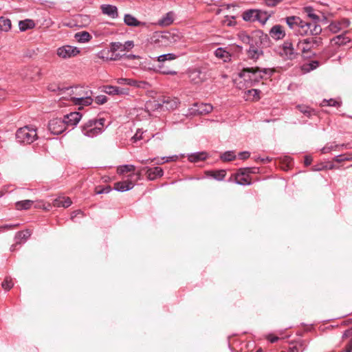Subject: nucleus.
<instances>
[{
  "label": "nucleus",
  "mask_w": 352,
  "mask_h": 352,
  "mask_svg": "<svg viewBox=\"0 0 352 352\" xmlns=\"http://www.w3.org/2000/svg\"><path fill=\"white\" fill-rule=\"evenodd\" d=\"M67 95L68 100L75 105L89 106L93 102L91 91L89 89L82 87L67 88Z\"/></svg>",
  "instance_id": "nucleus-1"
},
{
  "label": "nucleus",
  "mask_w": 352,
  "mask_h": 352,
  "mask_svg": "<svg viewBox=\"0 0 352 352\" xmlns=\"http://www.w3.org/2000/svg\"><path fill=\"white\" fill-rule=\"evenodd\" d=\"M272 71L268 69H260L258 67H250L243 69L239 76L242 78L246 86H252L265 76H270Z\"/></svg>",
  "instance_id": "nucleus-2"
},
{
  "label": "nucleus",
  "mask_w": 352,
  "mask_h": 352,
  "mask_svg": "<svg viewBox=\"0 0 352 352\" xmlns=\"http://www.w3.org/2000/svg\"><path fill=\"white\" fill-rule=\"evenodd\" d=\"M104 119L90 120L82 126V133L88 138H94L104 131Z\"/></svg>",
  "instance_id": "nucleus-3"
},
{
  "label": "nucleus",
  "mask_w": 352,
  "mask_h": 352,
  "mask_svg": "<svg viewBox=\"0 0 352 352\" xmlns=\"http://www.w3.org/2000/svg\"><path fill=\"white\" fill-rule=\"evenodd\" d=\"M285 23L295 35H307L308 22L302 21L299 16H290L285 19Z\"/></svg>",
  "instance_id": "nucleus-4"
},
{
  "label": "nucleus",
  "mask_w": 352,
  "mask_h": 352,
  "mask_svg": "<svg viewBox=\"0 0 352 352\" xmlns=\"http://www.w3.org/2000/svg\"><path fill=\"white\" fill-rule=\"evenodd\" d=\"M16 138L21 143L30 144L37 139L36 129L28 126L20 128L16 133Z\"/></svg>",
  "instance_id": "nucleus-5"
},
{
  "label": "nucleus",
  "mask_w": 352,
  "mask_h": 352,
  "mask_svg": "<svg viewBox=\"0 0 352 352\" xmlns=\"http://www.w3.org/2000/svg\"><path fill=\"white\" fill-rule=\"evenodd\" d=\"M178 37L175 34L169 32H155L151 37L152 43L160 47H166L175 43Z\"/></svg>",
  "instance_id": "nucleus-6"
},
{
  "label": "nucleus",
  "mask_w": 352,
  "mask_h": 352,
  "mask_svg": "<svg viewBox=\"0 0 352 352\" xmlns=\"http://www.w3.org/2000/svg\"><path fill=\"white\" fill-rule=\"evenodd\" d=\"M80 53L78 47L65 45L59 47L56 50V55L62 59H69L77 56Z\"/></svg>",
  "instance_id": "nucleus-7"
},
{
  "label": "nucleus",
  "mask_w": 352,
  "mask_h": 352,
  "mask_svg": "<svg viewBox=\"0 0 352 352\" xmlns=\"http://www.w3.org/2000/svg\"><path fill=\"white\" fill-rule=\"evenodd\" d=\"M135 175L137 176V179H138L140 177L141 173L138 172L136 174H131L129 175L130 178L127 179L126 180L115 183L114 190L118 192H125L131 190L135 186V182L132 180V178Z\"/></svg>",
  "instance_id": "nucleus-8"
},
{
  "label": "nucleus",
  "mask_w": 352,
  "mask_h": 352,
  "mask_svg": "<svg viewBox=\"0 0 352 352\" xmlns=\"http://www.w3.org/2000/svg\"><path fill=\"white\" fill-rule=\"evenodd\" d=\"M188 76L190 80L195 84H199L204 82L208 76L207 72L205 69H201L200 68L191 69L189 72Z\"/></svg>",
  "instance_id": "nucleus-9"
},
{
  "label": "nucleus",
  "mask_w": 352,
  "mask_h": 352,
  "mask_svg": "<svg viewBox=\"0 0 352 352\" xmlns=\"http://www.w3.org/2000/svg\"><path fill=\"white\" fill-rule=\"evenodd\" d=\"M48 128L52 133L58 135L66 129V124L63 119L54 118L50 121Z\"/></svg>",
  "instance_id": "nucleus-10"
},
{
  "label": "nucleus",
  "mask_w": 352,
  "mask_h": 352,
  "mask_svg": "<svg viewBox=\"0 0 352 352\" xmlns=\"http://www.w3.org/2000/svg\"><path fill=\"white\" fill-rule=\"evenodd\" d=\"M350 21L348 19H342L339 21L331 22L329 26V30L333 34H337L339 32L344 31L350 25Z\"/></svg>",
  "instance_id": "nucleus-11"
},
{
  "label": "nucleus",
  "mask_w": 352,
  "mask_h": 352,
  "mask_svg": "<svg viewBox=\"0 0 352 352\" xmlns=\"http://www.w3.org/2000/svg\"><path fill=\"white\" fill-rule=\"evenodd\" d=\"M280 54L285 58L289 60L294 59L297 56V53L289 41H286L283 43L280 51Z\"/></svg>",
  "instance_id": "nucleus-12"
},
{
  "label": "nucleus",
  "mask_w": 352,
  "mask_h": 352,
  "mask_svg": "<svg viewBox=\"0 0 352 352\" xmlns=\"http://www.w3.org/2000/svg\"><path fill=\"white\" fill-rule=\"evenodd\" d=\"M134 45V42L133 41H127L123 43L120 42H113L111 43L110 51L113 53H116L117 52H129L133 48Z\"/></svg>",
  "instance_id": "nucleus-13"
},
{
  "label": "nucleus",
  "mask_w": 352,
  "mask_h": 352,
  "mask_svg": "<svg viewBox=\"0 0 352 352\" xmlns=\"http://www.w3.org/2000/svg\"><path fill=\"white\" fill-rule=\"evenodd\" d=\"M212 109L213 107L210 104L195 103L193 104L192 107L189 109V111L190 113L192 115H199L209 113L212 111Z\"/></svg>",
  "instance_id": "nucleus-14"
},
{
  "label": "nucleus",
  "mask_w": 352,
  "mask_h": 352,
  "mask_svg": "<svg viewBox=\"0 0 352 352\" xmlns=\"http://www.w3.org/2000/svg\"><path fill=\"white\" fill-rule=\"evenodd\" d=\"M41 75V69L37 67H30L25 69L21 76L29 80H36L39 78Z\"/></svg>",
  "instance_id": "nucleus-15"
},
{
  "label": "nucleus",
  "mask_w": 352,
  "mask_h": 352,
  "mask_svg": "<svg viewBox=\"0 0 352 352\" xmlns=\"http://www.w3.org/2000/svg\"><path fill=\"white\" fill-rule=\"evenodd\" d=\"M82 115L79 112H72L64 116L63 120L66 126H74L81 120Z\"/></svg>",
  "instance_id": "nucleus-16"
},
{
  "label": "nucleus",
  "mask_w": 352,
  "mask_h": 352,
  "mask_svg": "<svg viewBox=\"0 0 352 352\" xmlns=\"http://www.w3.org/2000/svg\"><path fill=\"white\" fill-rule=\"evenodd\" d=\"M246 170L240 169L234 175V181L239 185H250V176L246 173Z\"/></svg>",
  "instance_id": "nucleus-17"
},
{
  "label": "nucleus",
  "mask_w": 352,
  "mask_h": 352,
  "mask_svg": "<svg viewBox=\"0 0 352 352\" xmlns=\"http://www.w3.org/2000/svg\"><path fill=\"white\" fill-rule=\"evenodd\" d=\"M142 170L146 172L147 178L149 180H154L157 177H160L163 175L164 171L162 168L160 167L148 168L145 167Z\"/></svg>",
  "instance_id": "nucleus-18"
},
{
  "label": "nucleus",
  "mask_w": 352,
  "mask_h": 352,
  "mask_svg": "<svg viewBox=\"0 0 352 352\" xmlns=\"http://www.w3.org/2000/svg\"><path fill=\"white\" fill-rule=\"evenodd\" d=\"M103 14L111 19H116L118 16V8L116 6L109 4H102L100 6Z\"/></svg>",
  "instance_id": "nucleus-19"
},
{
  "label": "nucleus",
  "mask_w": 352,
  "mask_h": 352,
  "mask_svg": "<svg viewBox=\"0 0 352 352\" xmlns=\"http://www.w3.org/2000/svg\"><path fill=\"white\" fill-rule=\"evenodd\" d=\"M285 34V29L280 25H275L270 30V36L275 40L283 39Z\"/></svg>",
  "instance_id": "nucleus-20"
},
{
  "label": "nucleus",
  "mask_w": 352,
  "mask_h": 352,
  "mask_svg": "<svg viewBox=\"0 0 352 352\" xmlns=\"http://www.w3.org/2000/svg\"><path fill=\"white\" fill-rule=\"evenodd\" d=\"M124 21L126 25L131 27L142 26L148 28V25L146 22L139 21L135 16L130 14H126L124 16Z\"/></svg>",
  "instance_id": "nucleus-21"
},
{
  "label": "nucleus",
  "mask_w": 352,
  "mask_h": 352,
  "mask_svg": "<svg viewBox=\"0 0 352 352\" xmlns=\"http://www.w3.org/2000/svg\"><path fill=\"white\" fill-rule=\"evenodd\" d=\"M346 32L344 31V33ZM351 41V39L346 36L345 34H342L340 35H338L335 37H333L331 40V45H337V46H342L344 45L346 43H349Z\"/></svg>",
  "instance_id": "nucleus-22"
},
{
  "label": "nucleus",
  "mask_w": 352,
  "mask_h": 352,
  "mask_svg": "<svg viewBox=\"0 0 352 352\" xmlns=\"http://www.w3.org/2000/svg\"><path fill=\"white\" fill-rule=\"evenodd\" d=\"M174 19L175 13L173 12H168L157 21V24L162 27L168 26L173 23Z\"/></svg>",
  "instance_id": "nucleus-23"
},
{
  "label": "nucleus",
  "mask_w": 352,
  "mask_h": 352,
  "mask_svg": "<svg viewBox=\"0 0 352 352\" xmlns=\"http://www.w3.org/2000/svg\"><path fill=\"white\" fill-rule=\"evenodd\" d=\"M72 200L68 197L59 196L53 201V206L55 207L67 208L72 204Z\"/></svg>",
  "instance_id": "nucleus-24"
},
{
  "label": "nucleus",
  "mask_w": 352,
  "mask_h": 352,
  "mask_svg": "<svg viewBox=\"0 0 352 352\" xmlns=\"http://www.w3.org/2000/svg\"><path fill=\"white\" fill-rule=\"evenodd\" d=\"M298 49L302 54H306L313 49L312 45L309 43L307 38L300 40L297 44Z\"/></svg>",
  "instance_id": "nucleus-25"
},
{
  "label": "nucleus",
  "mask_w": 352,
  "mask_h": 352,
  "mask_svg": "<svg viewBox=\"0 0 352 352\" xmlns=\"http://www.w3.org/2000/svg\"><path fill=\"white\" fill-rule=\"evenodd\" d=\"M35 27V23L32 19H25L19 22L20 31L25 32L28 30L33 29Z\"/></svg>",
  "instance_id": "nucleus-26"
},
{
  "label": "nucleus",
  "mask_w": 352,
  "mask_h": 352,
  "mask_svg": "<svg viewBox=\"0 0 352 352\" xmlns=\"http://www.w3.org/2000/svg\"><path fill=\"white\" fill-rule=\"evenodd\" d=\"M214 55L217 58L221 59L223 62H228L230 60V53L222 47L217 48L214 51Z\"/></svg>",
  "instance_id": "nucleus-27"
},
{
  "label": "nucleus",
  "mask_w": 352,
  "mask_h": 352,
  "mask_svg": "<svg viewBox=\"0 0 352 352\" xmlns=\"http://www.w3.org/2000/svg\"><path fill=\"white\" fill-rule=\"evenodd\" d=\"M262 54V50L257 46L253 44L250 45V48L248 51V56L252 59H258V57Z\"/></svg>",
  "instance_id": "nucleus-28"
},
{
  "label": "nucleus",
  "mask_w": 352,
  "mask_h": 352,
  "mask_svg": "<svg viewBox=\"0 0 352 352\" xmlns=\"http://www.w3.org/2000/svg\"><path fill=\"white\" fill-rule=\"evenodd\" d=\"M242 17L245 21H256V9H250L245 11L243 13Z\"/></svg>",
  "instance_id": "nucleus-29"
},
{
  "label": "nucleus",
  "mask_w": 352,
  "mask_h": 352,
  "mask_svg": "<svg viewBox=\"0 0 352 352\" xmlns=\"http://www.w3.org/2000/svg\"><path fill=\"white\" fill-rule=\"evenodd\" d=\"M74 38L79 43H87L91 39L92 36L88 32L82 31L76 33L74 35Z\"/></svg>",
  "instance_id": "nucleus-30"
},
{
  "label": "nucleus",
  "mask_w": 352,
  "mask_h": 352,
  "mask_svg": "<svg viewBox=\"0 0 352 352\" xmlns=\"http://www.w3.org/2000/svg\"><path fill=\"white\" fill-rule=\"evenodd\" d=\"M31 235V232L26 230L16 234L15 241L16 244L24 243Z\"/></svg>",
  "instance_id": "nucleus-31"
},
{
  "label": "nucleus",
  "mask_w": 352,
  "mask_h": 352,
  "mask_svg": "<svg viewBox=\"0 0 352 352\" xmlns=\"http://www.w3.org/2000/svg\"><path fill=\"white\" fill-rule=\"evenodd\" d=\"M270 16L271 14L267 12L256 9V21H258L262 25H265Z\"/></svg>",
  "instance_id": "nucleus-32"
},
{
  "label": "nucleus",
  "mask_w": 352,
  "mask_h": 352,
  "mask_svg": "<svg viewBox=\"0 0 352 352\" xmlns=\"http://www.w3.org/2000/svg\"><path fill=\"white\" fill-rule=\"evenodd\" d=\"M309 29L307 34L313 36L319 35L322 32V28L320 25H318L316 22L308 23Z\"/></svg>",
  "instance_id": "nucleus-33"
},
{
  "label": "nucleus",
  "mask_w": 352,
  "mask_h": 352,
  "mask_svg": "<svg viewBox=\"0 0 352 352\" xmlns=\"http://www.w3.org/2000/svg\"><path fill=\"white\" fill-rule=\"evenodd\" d=\"M261 91L258 89H253L248 90L245 92L247 100H252L253 101H257L260 99Z\"/></svg>",
  "instance_id": "nucleus-34"
},
{
  "label": "nucleus",
  "mask_w": 352,
  "mask_h": 352,
  "mask_svg": "<svg viewBox=\"0 0 352 352\" xmlns=\"http://www.w3.org/2000/svg\"><path fill=\"white\" fill-rule=\"evenodd\" d=\"M12 27L11 21L6 17H0V31L8 32L10 30Z\"/></svg>",
  "instance_id": "nucleus-35"
},
{
  "label": "nucleus",
  "mask_w": 352,
  "mask_h": 352,
  "mask_svg": "<svg viewBox=\"0 0 352 352\" xmlns=\"http://www.w3.org/2000/svg\"><path fill=\"white\" fill-rule=\"evenodd\" d=\"M164 100V109H166L167 110H173L177 108L179 100L177 98L174 99H170L168 98L167 100Z\"/></svg>",
  "instance_id": "nucleus-36"
},
{
  "label": "nucleus",
  "mask_w": 352,
  "mask_h": 352,
  "mask_svg": "<svg viewBox=\"0 0 352 352\" xmlns=\"http://www.w3.org/2000/svg\"><path fill=\"white\" fill-rule=\"evenodd\" d=\"M207 154L204 152L195 153L188 155V159L191 162H197L206 158Z\"/></svg>",
  "instance_id": "nucleus-37"
},
{
  "label": "nucleus",
  "mask_w": 352,
  "mask_h": 352,
  "mask_svg": "<svg viewBox=\"0 0 352 352\" xmlns=\"http://www.w3.org/2000/svg\"><path fill=\"white\" fill-rule=\"evenodd\" d=\"M260 34H261V32H256L253 36H251L246 34L243 33L240 35V38L243 43H248L250 45H251V44L254 43V41H253L254 38L256 37V36H260Z\"/></svg>",
  "instance_id": "nucleus-38"
},
{
  "label": "nucleus",
  "mask_w": 352,
  "mask_h": 352,
  "mask_svg": "<svg viewBox=\"0 0 352 352\" xmlns=\"http://www.w3.org/2000/svg\"><path fill=\"white\" fill-rule=\"evenodd\" d=\"M32 204L33 201L29 199L17 201L16 208L17 210H28L31 208Z\"/></svg>",
  "instance_id": "nucleus-39"
},
{
  "label": "nucleus",
  "mask_w": 352,
  "mask_h": 352,
  "mask_svg": "<svg viewBox=\"0 0 352 352\" xmlns=\"http://www.w3.org/2000/svg\"><path fill=\"white\" fill-rule=\"evenodd\" d=\"M103 91L107 94H123L122 89L115 86H106L104 87Z\"/></svg>",
  "instance_id": "nucleus-40"
},
{
  "label": "nucleus",
  "mask_w": 352,
  "mask_h": 352,
  "mask_svg": "<svg viewBox=\"0 0 352 352\" xmlns=\"http://www.w3.org/2000/svg\"><path fill=\"white\" fill-rule=\"evenodd\" d=\"M135 166H133L132 164H126V165H123V166H119L117 169V172L120 175H123L126 173L133 172L135 170Z\"/></svg>",
  "instance_id": "nucleus-41"
},
{
  "label": "nucleus",
  "mask_w": 352,
  "mask_h": 352,
  "mask_svg": "<svg viewBox=\"0 0 352 352\" xmlns=\"http://www.w3.org/2000/svg\"><path fill=\"white\" fill-rule=\"evenodd\" d=\"M146 109L151 110L159 109L162 108L164 109V100L162 101V103L155 100L149 101L146 103Z\"/></svg>",
  "instance_id": "nucleus-42"
},
{
  "label": "nucleus",
  "mask_w": 352,
  "mask_h": 352,
  "mask_svg": "<svg viewBox=\"0 0 352 352\" xmlns=\"http://www.w3.org/2000/svg\"><path fill=\"white\" fill-rule=\"evenodd\" d=\"M305 12L307 15L308 17L311 19L314 22H317L320 20L319 16H318L314 11L313 8L311 7L305 8Z\"/></svg>",
  "instance_id": "nucleus-43"
},
{
  "label": "nucleus",
  "mask_w": 352,
  "mask_h": 352,
  "mask_svg": "<svg viewBox=\"0 0 352 352\" xmlns=\"http://www.w3.org/2000/svg\"><path fill=\"white\" fill-rule=\"evenodd\" d=\"M123 56H125L127 59H129V60L140 58V57L139 56L135 55V54H128V55H126L124 54L117 53V54H115L114 57H111L110 60H118V59L121 58Z\"/></svg>",
  "instance_id": "nucleus-44"
},
{
  "label": "nucleus",
  "mask_w": 352,
  "mask_h": 352,
  "mask_svg": "<svg viewBox=\"0 0 352 352\" xmlns=\"http://www.w3.org/2000/svg\"><path fill=\"white\" fill-rule=\"evenodd\" d=\"M235 158H236V155H235L234 152L231 151H226V152L223 153V154H221V159L225 162L232 161V160H234Z\"/></svg>",
  "instance_id": "nucleus-45"
},
{
  "label": "nucleus",
  "mask_w": 352,
  "mask_h": 352,
  "mask_svg": "<svg viewBox=\"0 0 352 352\" xmlns=\"http://www.w3.org/2000/svg\"><path fill=\"white\" fill-rule=\"evenodd\" d=\"M116 82L120 85H127L132 87H134V85L135 84V80L126 78H118Z\"/></svg>",
  "instance_id": "nucleus-46"
},
{
  "label": "nucleus",
  "mask_w": 352,
  "mask_h": 352,
  "mask_svg": "<svg viewBox=\"0 0 352 352\" xmlns=\"http://www.w3.org/2000/svg\"><path fill=\"white\" fill-rule=\"evenodd\" d=\"M176 58V56L174 54H165L160 55L157 57V60L159 62H164L165 60H172Z\"/></svg>",
  "instance_id": "nucleus-47"
},
{
  "label": "nucleus",
  "mask_w": 352,
  "mask_h": 352,
  "mask_svg": "<svg viewBox=\"0 0 352 352\" xmlns=\"http://www.w3.org/2000/svg\"><path fill=\"white\" fill-rule=\"evenodd\" d=\"M321 105L322 107H326V106L336 107V106H340V102L334 99L323 100L321 103Z\"/></svg>",
  "instance_id": "nucleus-48"
},
{
  "label": "nucleus",
  "mask_w": 352,
  "mask_h": 352,
  "mask_svg": "<svg viewBox=\"0 0 352 352\" xmlns=\"http://www.w3.org/2000/svg\"><path fill=\"white\" fill-rule=\"evenodd\" d=\"M211 175L217 180H223L226 176V171L224 170L214 171Z\"/></svg>",
  "instance_id": "nucleus-49"
},
{
  "label": "nucleus",
  "mask_w": 352,
  "mask_h": 352,
  "mask_svg": "<svg viewBox=\"0 0 352 352\" xmlns=\"http://www.w3.org/2000/svg\"><path fill=\"white\" fill-rule=\"evenodd\" d=\"M307 38L309 41V43L312 45L313 48L322 44V38L320 37H311Z\"/></svg>",
  "instance_id": "nucleus-50"
},
{
  "label": "nucleus",
  "mask_w": 352,
  "mask_h": 352,
  "mask_svg": "<svg viewBox=\"0 0 352 352\" xmlns=\"http://www.w3.org/2000/svg\"><path fill=\"white\" fill-rule=\"evenodd\" d=\"M13 282L11 278H6L1 284L2 287L6 290H9L13 287Z\"/></svg>",
  "instance_id": "nucleus-51"
},
{
  "label": "nucleus",
  "mask_w": 352,
  "mask_h": 352,
  "mask_svg": "<svg viewBox=\"0 0 352 352\" xmlns=\"http://www.w3.org/2000/svg\"><path fill=\"white\" fill-rule=\"evenodd\" d=\"M223 23L228 26H234L236 24L235 18L234 16H226Z\"/></svg>",
  "instance_id": "nucleus-52"
},
{
  "label": "nucleus",
  "mask_w": 352,
  "mask_h": 352,
  "mask_svg": "<svg viewBox=\"0 0 352 352\" xmlns=\"http://www.w3.org/2000/svg\"><path fill=\"white\" fill-rule=\"evenodd\" d=\"M178 157L177 155H173V156H169V157H164L161 159V160H163V161H157L156 162L157 164H163L164 162H170V161H176L177 160Z\"/></svg>",
  "instance_id": "nucleus-53"
},
{
  "label": "nucleus",
  "mask_w": 352,
  "mask_h": 352,
  "mask_svg": "<svg viewBox=\"0 0 352 352\" xmlns=\"http://www.w3.org/2000/svg\"><path fill=\"white\" fill-rule=\"evenodd\" d=\"M264 3L268 7H275L278 3L283 1V0H263Z\"/></svg>",
  "instance_id": "nucleus-54"
},
{
  "label": "nucleus",
  "mask_w": 352,
  "mask_h": 352,
  "mask_svg": "<svg viewBox=\"0 0 352 352\" xmlns=\"http://www.w3.org/2000/svg\"><path fill=\"white\" fill-rule=\"evenodd\" d=\"M143 132L141 129L137 130L135 134L132 137V140L133 142H136L138 140L142 139Z\"/></svg>",
  "instance_id": "nucleus-55"
},
{
  "label": "nucleus",
  "mask_w": 352,
  "mask_h": 352,
  "mask_svg": "<svg viewBox=\"0 0 352 352\" xmlns=\"http://www.w3.org/2000/svg\"><path fill=\"white\" fill-rule=\"evenodd\" d=\"M134 87L138 88L146 89L148 87V83L146 81H137L135 80V84Z\"/></svg>",
  "instance_id": "nucleus-56"
},
{
  "label": "nucleus",
  "mask_w": 352,
  "mask_h": 352,
  "mask_svg": "<svg viewBox=\"0 0 352 352\" xmlns=\"http://www.w3.org/2000/svg\"><path fill=\"white\" fill-rule=\"evenodd\" d=\"M250 154L248 151H243L239 154V157L241 160H246L250 157Z\"/></svg>",
  "instance_id": "nucleus-57"
},
{
  "label": "nucleus",
  "mask_w": 352,
  "mask_h": 352,
  "mask_svg": "<svg viewBox=\"0 0 352 352\" xmlns=\"http://www.w3.org/2000/svg\"><path fill=\"white\" fill-rule=\"evenodd\" d=\"M97 103L104 104L107 102V99L105 96H100L96 98Z\"/></svg>",
  "instance_id": "nucleus-58"
},
{
  "label": "nucleus",
  "mask_w": 352,
  "mask_h": 352,
  "mask_svg": "<svg viewBox=\"0 0 352 352\" xmlns=\"http://www.w3.org/2000/svg\"><path fill=\"white\" fill-rule=\"evenodd\" d=\"M349 160V158L345 157L344 155H337L335 157V161L337 162H343V161H345V160Z\"/></svg>",
  "instance_id": "nucleus-59"
},
{
  "label": "nucleus",
  "mask_w": 352,
  "mask_h": 352,
  "mask_svg": "<svg viewBox=\"0 0 352 352\" xmlns=\"http://www.w3.org/2000/svg\"><path fill=\"white\" fill-rule=\"evenodd\" d=\"M111 190V188L110 186H106L104 188H103L102 189L97 191V194H102V193H109L110 191Z\"/></svg>",
  "instance_id": "nucleus-60"
},
{
  "label": "nucleus",
  "mask_w": 352,
  "mask_h": 352,
  "mask_svg": "<svg viewBox=\"0 0 352 352\" xmlns=\"http://www.w3.org/2000/svg\"><path fill=\"white\" fill-rule=\"evenodd\" d=\"M312 158L310 156H305L304 163L305 166H309L311 164Z\"/></svg>",
  "instance_id": "nucleus-61"
},
{
  "label": "nucleus",
  "mask_w": 352,
  "mask_h": 352,
  "mask_svg": "<svg viewBox=\"0 0 352 352\" xmlns=\"http://www.w3.org/2000/svg\"><path fill=\"white\" fill-rule=\"evenodd\" d=\"M298 108L303 113H308L309 112V110H308V108L306 107L298 106Z\"/></svg>",
  "instance_id": "nucleus-62"
},
{
  "label": "nucleus",
  "mask_w": 352,
  "mask_h": 352,
  "mask_svg": "<svg viewBox=\"0 0 352 352\" xmlns=\"http://www.w3.org/2000/svg\"><path fill=\"white\" fill-rule=\"evenodd\" d=\"M6 97V92L3 89H0V101L1 100L5 99Z\"/></svg>",
  "instance_id": "nucleus-63"
},
{
  "label": "nucleus",
  "mask_w": 352,
  "mask_h": 352,
  "mask_svg": "<svg viewBox=\"0 0 352 352\" xmlns=\"http://www.w3.org/2000/svg\"><path fill=\"white\" fill-rule=\"evenodd\" d=\"M82 215V213L80 210H76L72 214V219H74L75 217H76L77 215Z\"/></svg>",
  "instance_id": "nucleus-64"
}]
</instances>
